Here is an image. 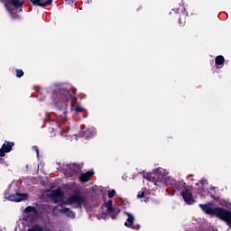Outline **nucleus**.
<instances>
[{"label": "nucleus", "mask_w": 231, "mask_h": 231, "mask_svg": "<svg viewBox=\"0 0 231 231\" xmlns=\"http://www.w3.org/2000/svg\"><path fill=\"white\" fill-rule=\"evenodd\" d=\"M143 183H147L148 187H166L169 185H176L179 190L182 189V198L188 205H192L194 203V198H192V193L189 192L187 188H185V183L176 182L172 177L169 176V171L163 168H157L152 170V172L144 175Z\"/></svg>", "instance_id": "obj_1"}, {"label": "nucleus", "mask_w": 231, "mask_h": 231, "mask_svg": "<svg viewBox=\"0 0 231 231\" xmlns=\"http://www.w3.org/2000/svg\"><path fill=\"white\" fill-rule=\"evenodd\" d=\"M47 196L51 198L54 203H59L55 210L66 214L67 217H70L71 219H75V212L65 208L63 205H75L77 208H82V207H86L88 204V198L80 194L71 195L67 201H64V194H62L60 188H58L56 190H49Z\"/></svg>", "instance_id": "obj_2"}, {"label": "nucleus", "mask_w": 231, "mask_h": 231, "mask_svg": "<svg viewBox=\"0 0 231 231\" xmlns=\"http://www.w3.org/2000/svg\"><path fill=\"white\" fill-rule=\"evenodd\" d=\"M57 98L59 101L55 104L60 111H66L68 108H69V111H74L77 114L84 111V107L75 102V98H73V96L68 90H61V92L57 95Z\"/></svg>", "instance_id": "obj_3"}, {"label": "nucleus", "mask_w": 231, "mask_h": 231, "mask_svg": "<svg viewBox=\"0 0 231 231\" xmlns=\"http://www.w3.org/2000/svg\"><path fill=\"white\" fill-rule=\"evenodd\" d=\"M5 5V7L8 14H10L13 19L19 17V12L23 9V0H0ZM32 5L37 6H50L53 0H31Z\"/></svg>", "instance_id": "obj_4"}, {"label": "nucleus", "mask_w": 231, "mask_h": 231, "mask_svg": "<svg viewBox=\"0 0 231 231\" xmlns=\"http://www.w3.org/2000/svg\"><path fill=\"white\" fill-rule=\"evenodd\" d=\"M5 198L9 201L20 203V201L28 199V193H20L19 181L13 180L5 192Z\"/></svg>", "instance_id": "obj_5"}, {"label": "nucleus", "mask_w": 231, "mask_h": 231, "mask_svg": "<svg viewBox=\"0 0 231 231\" xmlns=\"http://www.w3.org/2000/svg\"><path fill=\"white\" fill-rule=\"evenodd\" d=\"M118 214H120V209L113 207V200H104L101 214L97 215V219H106L107 216H111L112 219H115Z\"/></svg>", "instance_id": "obj_6"}, {"label": "nucleus", "mask_w": 231, "mask_h": 231, "mask_svg": "<svg viewBox=\"0 0 231 231\" xmlns=\"http://www.w3.org/2000/svg\"><path fill=\"white\" fill-rule=\"evenodd\" d=\"M82 169V163H69L63 164L61 168V172L66 176V178H74Z\"/></svg>", "instance_id": "obj_7"}, {"label": "nucleus", "mask_w": 231, "mask_h": 231, "mask_svg": "<svg viewBox=\"0 0 231 231\" xmlns=\"http://www.w3.org/2000/svg\"><path fill=\"white\" fill-rule=\"evenodd\" d=\"M22 225L24 231H42L44 228L31 217H23Z\"/></svg>", "instance_id": "obj_8"}, {"label": "nucleus", "mask_w": 231, "mask_h": 231, "mask_svg": "<svg viewBox=\"0 0 231 231\" xmlns=\"http://www.w3.org/2000/svg\"><path fill=\"white\" fill-rule=\"evenodd\" d=\"M14 145H15L14 143L5 142L2 145V148L0 149V156H1V158H5V152H10V151H12V147H14Z\"/></svg>", "instance_id": "obj_9"}, {"label": "nucleus", "mask_w": 231, "mask_h": 231, "mask_svg": "<svg viewBox=\"0 0 231 231\" xmlns=\"http://www.w3.org/2000/svg\"><path fill=\"white\" fill-rule=\"evenodd\" d=\"M93 136H97V129L95 127L90 126L88 127L84 133L83 137L84 138H93Z\"/></svg>", "instance_id": "obj_10"}, {"label": "nucleus", "mask_w": 231, "mask_h": 231, "mask_svg": "<svg viewBox=\"0 0 231 231\" xmlns=\"http://www.w3.org/2000/svg\"><path fill=\"white\" fill-rule=\"evenodd\" d=\"M93 174H95V172L93 171H89L85 173H81L79 176V181H81V183H88V181H89V178H91V176H93Z\"/></svg>", "instance_id": "obj_11"}, {"label": "nucleus", "mask_w": 231, "mask_h": 231, "mask_svg": "<svg viewBox=\"0 0 231 231\" xmlns=\"http://www.w3.org/2000/svg\"><path fill=\"white\" fill-rule=\"evenodd\" d=\"M125 216H126V221L125 222V226H128L129 228H131V226H133V224L134 222V216L127 212H125Z\"/></svg>", "instance_id": "obj_12"}, {"label": "nucleus", "mask_w": 231, "mask_h": 231, "mask_svg": "<svg viewBox=\"0 0 231 231\" xmlns=\"http://www.w3.org/2000/svg\"><path fill=\"white\" fill-rule=\"evenodd\" d=\"M215 64L217 66V68H223L224 64H225V57L219 55L217 56L215 59Z\"/></svg>", "instance_id": "obj_13"}, {"label": "nucleus", "mask_w": 231, "mask_h": 231, "mask_svg": "<svg viewBox=\"0 0 231 231\" xmlns=\"http://www.w3.org/2000/svg\"><path fill=\"white\" fill-rule=\"evenodd\" d=\"M23 212H24V214L35 215V214H37V208H35L33 206H29V207L25 208Z\"/></svg>", "instance_id": "obj_14"}, {"label": "nucleus", "mask_w": 231, "mask_h": 231, "mask_svg": "<svg viewBox=\"0 0 231 231\" xmlns=\"http://www.w3.org/2000/svg\"><path fill=\"white\" fill-rule=\"evenodd\" d=\"M137 198H147V191H145V189H142V191L138 192Z\"/></svg>", "instance_id": "obj_15"}, {"label": "nucleus", "mask_w": 231, "mask_h": 231, "mask_svg": "<svg viewBox=\"0 0 231 231\" xmlns=\"http://www.w3.org/2000/svg\"><path fill=\"white\" fill-rule=\"evenodd\" d=\"M61 136L69 137L71 136V133L68 130H63L60 132Z\"/></svg>", "instance_id": "obj_16"}, {"label": "nucleus", "mask_w": 231, "mask_h": 231, "mask_svg": "<svg viewBox=\"0 0 231 231\" xmlns=\"http://www.w3.org/2000/svg\"><path fill=\"white\" fill-rule=\"evenodd\" d=\"M75 187H77V183H75V182H71V183L65 185L66 189H75Z\"/></svg>", "instance_id": "obj_17"}, {"label": "nucleus", "mask_w": 231, "mask_h": 231, "mask_svg": "<svg viewBox=\"0 0 231 231\" xmlns=\"http://www.w3.org/2000/svg\"><path fill=\"white\" fill-rule=\"evenodd\" d=\"M220 205L222 207H226V208H230V203L229 202H226V200H221L220 201Z\"/></svg>", "instance_id": "obj_18"}, {"label": "nucleus", "mask_w": 231, "mask_h": 231, "mask_svg": "<svg viewBox=\"0 0 231 231\" xmlns=\"http://www.w3.org/2000/svg\"><path fill=\"white\" fill-rule=\"evenodd\" d=\"M199 185H201V187H203V189H205V187H207V185H208L207 180L202 179V180L199 181Z\"/></svg>", "instance_id": "obj_19"}, {"label": "nucleus", "mask_w": 231, "mask_h": 231, "mask_svg": "<svg viewBox=\"0 0 231 231\" xmlns=\"http://www.w3.org/2000/svg\"><path fill=\"white\" fill-rule=\"evenodd\" d=\"M23 75H24V72L22 69L16 70V77H18V79H21V77H23Z\"/></svg>", "instance_id": "obj_20"}, {"label": "nucleus", "mask_w": 231, "mask_h": 231, "mask_svg": "<svg viewBox=\"0 0 231 231\" xmlns=\"http://www.w3.org/2000/svg\"><path fill=\"white\" fill-rule=\"evenodd\" d=\"M115 194H116V191L115 189L108 191V198H115Z\"/></svg>", "instance_id": "obj_21"}, {"label": "nucleus", "mask_w": 231, "mask_h": 231, "mask_svg": "<svg viewBox=\"0 0 231 231\" xmlns=\"http://www.w3.org/2000/svg\"><path fill=\"white\" fill-rule=\"evenodd\" d=\"M58 122L60 124V123H62V122H66V116H60L59 117H58Z\"/></svg>", "instance_id": "obj_22"}, {"label": "nucleus", "mask_w": 231, "mask_h": 231, "mask_svg": "<svg viewBox=\"0 0 231 231\" xmlns=\"http://www.w3.org/2000/svg\"><path fill=\"white\" fill-rule=\"evenodd\" d=\"M34 151H36V154L39 157V148H37L36 146H33Z\"/></svg>", "instance_id": "obj_23"}, {"label": "nucleus", "mask_w": 231, "mask_h": 231, "mask_svg": "<svg viewBox=\"0 0 231 231\" xmlns=\"http://www.w3.org/2000/svg\"><path fill=\"white\" fill-rule=\"evenodd\" d=\"M179 23L181 24V26H183V24H185V21L181 22V18L179 19Z\"/></svg>", "instance_id": "obj_24"}, {"label": "nucleus", "mask_w": 231, "mask_h": 231, "mask_svg": "<svg viewBox=\"0 0 231 231\" xmlns=\"http://www.w3.org/2000/svg\"><path fill=\"white\" fill-rule=\"evenodd\" d=\"M183 10H185V9L184 8L181 9L182 15H185V12H183Z\"/></svg>", "instance_id": "obj_25"}, {"label": "nucleus", "mask_w": 231, "mask_h": 231, "mask_svg": "<svg viewBox=\"0 0 231 231\" xmlns=\"http://www.w3.org/2000/svg\"><path fill=\"white\" fill-rule=\"evenodd\" d=\"M73 136H75V138H77V134H74Z\"/></svg>", "instance_id": "obj_26"}, {"label": "nucleus", "mask_w": 231, "mask_h": 231, "mask_svg": "<svg viewBox=\"0 0 231 231\" xmlns=\"http://www.w3.org/2000/svg\"><path fill=\"white\" fill-rule=\"evenodd\" d=\"M79 136H82V134H79Z\"/></svg>", "instance_id": "obj_27"}, {"label": "nucleus", "mask_w": 231, "mask_h": 231, "mask_svg": "<svg viewBox=\"0 0 231 231\" xmlns=\"http://www.w3.org/2000/svg\"><path fill=\"white\" fill-rule=\"evenodd\" d=\"M201 196H203V193H201Z\"/></svg>", "instance_id": "obj_28"}]
</instances>
